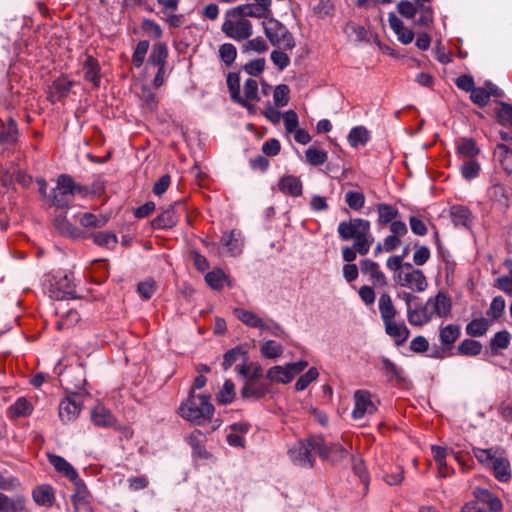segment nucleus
<instances>
[{
	"instance_id": "obj_3",
	"label": "nucleus",
	"mask_w": 512,
	"mask_h": 512,
	"mask_svg": "<svg viewBox=\"0 0 512 512\" xmlns=\"http://www.w3.org/2000/svg\"><path fill=\"white\" fill-rule=\"evenodd\" d=\"M214 411L210 396L193 392L179 407L180 416L197 425L209 421L214 415Z\"/></svg>"
},
{
	"instance_id": "obj_26",
	"label": "nucleus",
	"mask_w": 512,
	"mask_h": 512,
	"mask_svg": "<svg viewBox=\"0 0 512 512\" xmlns=\"http://www.w3.org/2000/svg\"><path fill=\"white\" fill-rule=\"evenodd\" d=\"M226 82L232 101L247 108L248 110H252L253 106L240 95L239 75L237 73H229L227 75Z\"/></svg>"
},
{
	"instance_id": "obj_10",
	"label": "nucleus",
	"mask_w": 512,
	"mask_h": 512,
	"mask_svg": "<svg viewBox=\"0 0 512 512\" xmlns=\"http://www.w3.org/2000/svg\"><path fill=\"white\" fill-rule=\"evenodd\" d=\"M72 177L67 174H61L57 179V185L50 193V201L53 206L61 209H67L73 201Z\"/></svg>"
},
{
	"instance_id": "obj_9",
	"label": "nucleus",
	"mask_w": 512,
	"mask_h": 512,
	"mask_svg": "<svg viewBox=\"0 0 512 512\" xmlns=\"http://www.w3.org/2000/svg\"><path fill=\"white\" fill-rule=\"evenodd\" d=\"M84 396L82 393L69 392L58 406L59 418L63 423L75 421L83 408Z\"/></svg>"
},
{
	"instance_id": "obj_18",
	"label": "nucleus",
	"mask_w": 512,
	"mask_h": 512,
	"mask_svg": "<svg viewBox=\"0 0 512 512\" xmlns=\"http://www.w3.org/2000/svg\"><path fill=\"white\" fill-rule=\"evenodd\" d=\"M74 82L66 76L55 79L49 88L48 99L51 103H56L68 96Z\"/></svg>"
},
{
	"instance_id": "obj_13",
	"label": "nucleus",
	"mask_w": 512,
	"mask_h": 512,
	"mask_svg": "<svg viewBox=\"0 0 512 512\" xmlns=\"http://www.w3.org/2000/svg\"><path fill=\"white\" fill-rule=\"evenodd\" d=\"M185 212V205L176 201L168 206L160 215L152 221L154 229H170L177 225L181 214Z\"/></svg>"
},
{
	"instance_id": "obj_6",
	"label": "nucleus",
	"mask_w": 512,
	"mask_h": 512,
	"mask_svg": "<svg viewBox=\"0 0 512 512\" xmlns=\"http://www.w3.org/2000/svg\"><path fill=\"white\" fill-rule=\"evenodd\" d=\"M264 34L270 44L284 50H292L296 46L294 36L279 20L270 17L262 22Z\"/></svg>"
},
{
	"instance_id": "obj_46",
	"label": "nucleus",
	"mask_w": 512,
	"mask_h": 512,
	"mask_svg": "<svg viewBox=\"0 0 512 512\" xmlns=\"http://www.w3.org/2000/svg\"><path fill=\"white\" fill-rule=\"evenodd\" d=\"M234 11L240 16V18L253 17V18H265L268 15L262 11L255 3L254 4H242L234 8Z\"/></svg>"
},
{
	"instance_id": "obj_36",
	"label": "nucleus",
	"mask_w": 512,
	"mask_h": 512,
	"mask_svg": "<svg viewBox=\"0 0 512 512\" xmlns=\"http://www.w3.org/2000/svg\"><path fill=\"white\" fill-rule=\"evenodd\" d=\"M47 456L49 462L54 466V468L59 473H62L65 477H67L70 480H75L77 478L78 473L72 467V465L68 463L64 458L52 453H47Z\"/></svg>"
},
{
	"instance_id": "obj_63",
	"label": "nucleus",
	"mask_w": 512,
	"mask_h": 512,
	"mask_svg": "<svg viewBox=\"0 0 512 512\" xmlns=\"http://www.w3.org/2000/svg\"><path fill=\"white\" fill-rule=\"evenodd\" d=\"M470 99L479 107H485L490 101V93L484 87H474L470 92Z\"/></svg>"
},
{
	"instance_id": "obj_29",
	"label": "nucleus",
	"mask_w": 512,
	"mask_h": 512,
	"mask_svg": "<svg viewBox=\"0 0 512 512\" xmlns=\"http://www.w3.org/2000/svg\"><path fill=\"white\" fill-rule=\"evenodd\" d=\"M250 429V425L247 423H234L229 427V431L227 433V442L230 446L234 447H244V437Z\"/></svg>"
},
{
	"instance_id": "obj_45",
	"label": "nucleus",
	"mask_w": 512,
	"mask_h": 512,
	"mask_svg": "<svg viewBox=\"0 0 512 512\" xmlns=\"http://www.w3.org/2000/svg\"><path fill=\"white\" fill-rule=\"evenodd\" d=\"M482 351V344L474 339H464L457 347V352L463 356H477Z\"/></svg>"
},
{
	"instance_id": "obj_33",
	"label": "nucleus",
	"mask_w": 512,
	"mask_h": 512,
	"mask_svg": "<svg viewBox=\"0 0 512 512\" xmlns=\"http://www.w3.org/2000/svg\"><path fill=\"white\" fill-rule=\"evenodd\" d=\"M457 155L463 158L475 159L480 153V148L477 146L473 138H461L456 145Z\"/></svg>"
},
{
	"instance_id": "obj_49",
	"label": "nucleus",
	"mask_w": 512,
	"mask_h": 512,
	"mask_svg": "<svg viewBox=\"0 0 512 512\" xmlns=\"http://www.w3.org/2000/svg\"><path fill=\"white\" fill-rule=\"evenodd\" d=\"M352 470L359 477L360 481L364 485V489H368L369 475L367 473L364 460L358 455L351 456Z\"/></svg>"
},
{
	"instance_id": "obj_5",
	"label": "nucleus",
	"mask_w": 512,
	"mask_h": 512,
	"mask_svg": "<svg viewBox=\"0 0 512 512\" xmlns=\"http://www.w3.org/2000/svg\"><path fill=\"white\" fill-rule=\"evenodd\" d=\"M316 452L323 461L335 463L344 457L346 450H288L287 454L294 466L310 469L314 465Z\"/></svg>"
},
{
	"instance_id": "obj_2",
	"label": "nucleus",
	"mask_w": 512,
	"mask_h": 512,
	"mask_svg": "<svg viewBox=\"0 0 512 512\" xmlns=\"http://www.w3.org/2000/svg\"><path fill=\"white\" fill-rule=\"evenodd\" d=\"M378 306L386 334L393 338L397 346L403 345L409 338L410 331L403 321H395L397 310L391 296L388 293H383L379 298Z\"/></svg>"
},
{
	"instance_id": "obj_12",
	"label": "nucleus",
	"mask_w": 512,
	"mask_h": 512,
	"mask_svg": "<svg viewBox=\"0 0 512 512\" xmlns=\"http://www.w3.org/2000/svg\"><path fill=\"white\" fill-rule=\"evenodd\" d=\"M221 30L228 38L238 42L248 40L253 35V25L251 21L246 18L225 20Z\"/></svg>"
},
{
	"instance_id": "obj_61",
	"label": "nucleus",
	"mask_w": 512,
	"mask_h": 512,
	"mask_svg": "<svg viewBox=\"0 0 512 512\" xmlns=\"http://www.w3.org/2000/svg\"><path fill=\"white\" fill-rule=\"evenodd\" d=\"M481 167L477 160L469 159L461 167V174L465 180H472L480 173Z\"/></svg>"
},
{
	"instance_id": "obj_32",
	"label": "nucleus",
	"mask_w": 512,
	"mask_h": 512,
	"mask_svg": "<svg viewBox=\"0 0 512 512\" xmlns=\"http://www.w3.org/2000/svg\"><path fill=\"white\" fill-rule=\"evenodd\" d=\"M234 314L244 325H246L249 328L259 330L261 328H264V319H262L253 311L243 308H235Z\"/></svg>"
},
{
	"instance_id": "obj_23",
	"label": "nucleus",
	"mask_w": 512,
	"mask_h": 512,
	"mask_svg": "<svg viewBox=\"0 0 512 512\" xmlns=\"http://www.w3.org/2000/svg\"><path fill=\"white\" fill-rule=\"evenodd\" d=\"M268 391L269 389L267 384L260 381L246 380L240 393L243 399L258 400L264 397Z\"/></svg>"
},
{
	"instance_id": "obj_25",
	"label": "nucleus",
	"mask_w": 512,
	"mask_h": 512,
	"mask_svg": "<svg viewBox=\"0 0 512 512\" xmlns=\"http://www.w3.org/2000/svg\"><path fill=\"white\" fill-rule=\"evenodd\" d=\"M434 453V460L438 464L439 472L443 477H446L449 473L446 465V457L451 455L460 464L464 463L463 450H432Z\"/></svg>"
},
{
	"instance_id": "obj_11",
	"label": "nucleus",
	"mask_w": 512,
	"mask_h": 512,
	"mask_svg": "<svg viewBox=\"0 0 512 512\" xmlns=\"http://www.w3.org/2000/svg\"><path fill=\"white\" fill-rule=\"evenodd\" d=\"M307 366L308 362L305 360L288 363L283 366H273L267 371L266 377L271 382L287 384L291 382L296 375L300 374Z\"/></svg>"
},
{
	"instance_id": "obj_21",
	"label": "nucleus",
	"mask_w": 512,
	"mask_h": 512,
	"mask_svg": "<svg viewBox=\"0 0 512 512\" xmlns=\"http://www.w3.org/2000/svg\"><path fill=\"white\" fill-rule=\"evenodd\" d=\"M221 244L227 249L229 256L235 257L240 255L243 247L241 232L238 230L225 232L221 237Z\"/></svg>"
},
{
	"instance_id": "obj_4",
	"label": "nucleus",
	"mask_w": 512,
	"mask_h": 512,
	"mask_svg": "<svg viewBox=\"0 0 512 512\" xmlns=\"http://www.w3.org/2000/svg\"><path fill=\"white\" fill-rule=\"evenodd\" d=\"M42 290L54 300L73 298L75 295L73 275L64 271L45 274L42 279Z\"/></svg>"
},
{
	"instance_id": "obj_62",
	"label": "nucleus",
	"mask_w": 512,
	"mask_h": 512,
	"mask_svg": "<svg viewBox=\"0 0 512 512\" xmlns=\"http://www.w3.org/2000/svg\"><path fill=\"white\" fill-rule=\"evenodd\" d=\"M345 202L349 208L358 211L365 204V196L359 191H348L345 194Z\"/></svg>"
},
{
	"instance_id": "obj_58",
	"label": "nucleus",
	"mask_w": 512,
	"mask_h": 512,
	"mask_svg": "<svg viewBox=\"0 0 512 512\" xmlns=\"http://www.w3.org/2000/svg\"><path fill=\"white\" fill-rule=\"evenodd\" d=\"M240 357L246 358V352L240 346H236L228 350L223 357V369L225 371L230 369L232 365L236 363Z\"/></svg>"
},
{
	"instance_id": "obj_43",
	"label": "nucleus",
	"mask_w": 512,
	"mask_h": 512,
	"mask_svg": "<svg viewBox=\"0 0 512 512\" xmlns=\"http://www.w3.org/2000/svg\"><path fill=\"white\" fill-rule=\"evenodd\" d=\"M205 281L214 290H221L227 282V276L220 268H216L205 275Z\"/></svg>"
},
{
	"instance_id": "obj_20",
	"label": "nucleus",
	"mask_w": 512,
	"mask_h": 512,
	"mask_svg": "<svg viewBox=\"0 0 512 512\" xmlns=\"http://www.w3.org/2000/svg\"><path fill=\"white\" fill-rule=\"evenodd\" d=\"M434 317L428 302L424 305L414 306L413 309L407 311V320L410 325L415 327H422L429 323Z\"/></svg>"
},
{
	"instance_id": "obj_59",
	"label": "nucleus",
	"mask_w": 512,
	"mask_h": 512,
	"mask_svg": "<svg viewBox=\"0 0 512 512\" xmlns=\"http://www.w3.org/2000/svg\"><path fill=\"white\" fill-rule=\"evenodd\" d=\"M235 398V386L231 380H226L217 394V401L221 404H229Z\"/></svg>"
},
{
	"instance_id": "obj_60",
	"label": "nucleus",
	"mask_w": 512,
	"mask_h": 512,
	"mask_svg": "<svg viewBox=\"0 0 512 512\" xmlns=\"http://www.w3.org/2000/svg\"><path fill=\"white\" fill-rule=\"evenodd\" d=\"M319 376L317 368L311 367L306 373L302 374L295 383L297 391L305 390Z\"/></svg>"
},
{
	"instance_id": "obj_17",
	"label": "nucleus",
	"mask_w": 512,
	"mask_h": 512,
	"mask_svg": "<svg viewBox=\"0 0 512 512\" xmlns=\"http://www.w3.org/2000/svg\"><path fill=\"white\" fill-rule=\"evenodd\" d=\"M90 419L97 427L112 428L116 427V419L109 409L104 405L97 403L90 410Z\"/></svg>"
},
{
	"instance_id": "obj_41",
	"label": "nucleus",
	"mask_w": 512,
	"mask_h": 512,
	"mask_svg": "<svg viewBox=\"0 0 512 512\" xmlns=\"http://www.w3.org/2000/svg\"><path fill=\"white\" fill-rule=\"evenodd\" d=\"M55 228L64 236H68L74 239L82 236V231L72 225L65 216H59L54 219Z\"/></svg>"
},
{
	"instance_id": "obj_7",
	"label": "nucleus",
	"mask_w": 512,
	"mask_h": 512,
	"mask_svg": "<svg viewBox=\"0 0 512 512\" xmlns=\"http://www.w3.org/2000/svg\"><path fill=\"white\" fill-rule=\"evenodd\" d=\"M473 496L475 500L466 503L460 512H502V501L488 489L476 487Z\"/></svg>"
},
{
	"instance_id": "obj_28",
	"label": "nucleus",
	"mask_w": 512,
	"mask_h": 512,
	"mask_svg": "<svg viewBox=\"0 0 512 512\" xmlns=\"http://www.w3.org/2000/svg\"><path fill=\"white\" fill-rule=\"evenodd\" d=\"M84 79L92 83L93 87L98 88L100 86V65L96 58L93 56H87L84 65Z\"/></svg>"
},
{
	"instance_id": "obj_50",
	"label": "nucleus",
	"mask_w": 512,
	"mask_h": 512,
	"mask_svg": "<svg viewBox=\"0 0 512 512\" xmlns=\"http://www.w3.org/2000/svg\"><path fill=\"white\" fill-rule=\"evenodd\" d=\"M72 481L75 484V493L72 495V502L73 505L77 508L80 504L87 503L89 491L85 483L81 479H79L78 475L77 478Z\"/></svg>"
},
{
	"instance_id": "obj_38",
	"label": "nucleus",
	"mask_w": 512,
	"mask_h": 512,
	"mask_svg": "<svg viewBox=\"0 0 512 512\" xmlns=\"http://www.w3.org/2000/svg\"><path fill=\"white\" fill-rule=\"evenodd\" d=\"M168 58V49L162 42L155 43L148 57V64L154 67H165Z\"/></svg>"
},
{
	"instance_id": "obj_15",
	"label": "nucleus",
	"mask_w": 512,
	"mask_h": 512,
	"mask_svg": "<svg viewBox=\"0 0 512 512\" xmlns=\"http://www.w3.org/2000/svg\"><path fill=\"white\" fill-rule=\"evenodd\" d=\"M379 362V369L389 384L396 386L404 382V371L401 367L385 356L380 357Z\"/></svg>"
},
{
	"instance_id": "obj_51",
	"label": "nucleus",
	"mask_w": 512,
	"mask_h": 512,
	"mask_svg": "<svg viewBox=\"0 0 512 512\" xmlns=\"http://www.w3.org/2000/svg\"><path fill=\"white\" fill-rule=\"evenodd\" d=\"M495 155L498 157L503 168L512 172V150L505 144H498L495 148Z\"/></svg>"
},
{
	"instance_id": "obj_52",
	"label": "nucleus",
	"mask_w": 512,
	"mask_h": 512,
	"mask_svg": "<svg viewBox=\"0 0 512 512\" xmlns=\"http://www.w3.org/2000/svg\"><path fill=\"white\" fill-rule=\"evenodd\" d=\"M307 162L312 166H320L327 161V152L316 147H309L305 151Z\"/></svg>"
},
{
	"instance_id": "obj_24",
	"label": "nucleus",
	"mask_w": 512,
	"mask_h": 512,
	"mask_svg": "<svg viewBox=\"0 0 512 512\" xmlns=\"http://www.w3.org/2000/svg\"><path fill=\"white\" fill-rule=\"evenodd\" d=\"M460 335V326L457 324L441 326L439 329V340L443 350H451Z\"/></svg>"
},
{
	"instance_id": "obj_54",
	"label": "nucleus",
	"mask_w": 512,
	"mask_h": 512,
	"mask_svg": "<svg viewBox=\"0 0 512 512\" xmlns=\"http://www.w3.org/2000/svg\"><path fill=\"white\" fill-rule=\"evenodd\" d=\"M237 50L231 43H224L219 47V58L227 66L230 67L236 60Z\"/></svg>"
},
{
	"instance_id": "obj_22",
	"label": "nucleus",
	"mask_w": 512,
	"mask_h": 512,
	"mask_svg": "<svg viewBox=\"0 0 512 512\" xmlns=\"http://www.w3.org/2000/svg\"><path fill=\"white\" fill-rule=\"evenodd\" d=\"M279 190L292 197H299L303 193L302 181L294 175H285L278 181Z\"/></svg>"
},
{
	"instance_id": "obj_16",
	"label": "nucleus",
	"mask_w": 512,
	"mask_h": 512,
	"mask_svg": "<svg viewBox=\"0 0 512 512\" xmlns=\"http://www.w3.org/2000/svg\"><path fill=\"white\" fill-rule=\"evenodd\" d=\"M428 306L434 316L439 318H447L451 314L452 301L444 292H438L434 297L427 299Z\"/></svg>"
},
{
	"instance_id": "obj_44",
	"label": "nucleus",
	"mask_w": 512,
	"mask_h": 512,
	"mask_svg": "<svg viewBox=\"0 0 512 512\" xmlns=\"http://www.w3.org/2000/svg\"><path fill=\"white\" fill-rule=\"evenodd\" d=\"M511 342V334L507 330H502L491 338L490 349L493 354H498L501 349H506Z\"/></svg>"
},
{
	"instance_id": "obj_55",
	"label": "nucleus",
	"mask_w": 512,
	"mask_h": 512,
	"mask_svg": "<svg viewBox=\"0 0 512 512\" xmlns=\"http://www.w3.org/2000/svg\"><path fill=\"white\" fill-rule=\"evenodd\" d=\"M96 245L101 247H114L117 244V236L110 231H100L91 235Z\"/></svg>"
},
{
	"instance_id": "obj_27",
	"label": "nucleus",
	"mask_w": 512,
	"mask_h": 512,
	"mask_svg": "<svg viewBox=\"0 0 512 512\" xmlns=\"http://www.w3.org/2000/svg\"><path fill=\"white\" fill-rule=\"evenodd\" d=\"M32 497L36 504L44 507H51L55 501V492L52 486L42 484L33 489Z\"/></svg>"
},
{
	"instance_id": "obj_40",
	"label": "nucleus",
	"mask_w": 512,
	"mask_h": 512,
	"mask_svg": "<svg viewBox=\"0 0 512 512\" xmlns=\"http://www.w3.org/2000/svg\"><path fill=\"white\" fill-rule=\"evenodd\" d=\"M347 140L351 147L358 148L359 146H364L369 142L370 133L367 128L362 125L355 126L350 130Z\"/></svg>"
},
{
	"instance_id": "obj_14",
	"label": "nucleus",
	"mask_w": 512,
	"mask_h": 512,
	"mask_svg": "<svg viewBox=\"0 0 512 512\" xmlns=\"http://www.w3.org/2000/svg\"><path fill=\"white\" fill-rule=\"evenodd\" d=\"M354 409L352 417L354 419H362L366 414H373L376 406L372 402L371 393L367 390H357L354 393Z\"/></svg>"
},
{
	"instance_id": "obj_19",
	"label": "nucleus",
	"mask_w": 512,
	"mask_h": 512,
	"mask_svg": "<svg viewBox=\"0 0 512 512\" xmlns=\"http://www.w3.org/2000/svg\"><path fill=\"white\" fill-rule=\"evenodd\" d=\"M360 270L364 275H368L371 282L375 286L384 287L387 285V279L384 273L380 270L378 263L371 259H363L359 263Z\"/></svg>"
},
{
	"instance_id": "obj_34",
	"label": "nucleus",
	"mask_w": 512,
	"mask_h": 512,
	"mask_svg": "<svg viewBox=\"0 0 512 512\" xmlns=\"http://www.w3.org/2000/svg\"><path fill=\"white\" fill-rule=\"evenodd\" d=\"M492 322L485 317L472 319L465 327V332L470 337H482L489 330Z\"/></svg>"
},
{
	"instance_id": "obj_48",
	"label": "nucleus",
	"mask_w": 512,
	"mask_h": 512,
	"mask_svg": "<svg viewBox=\"0 0 512 512\" xmlns=\"http://www.w3.org/2000/svg\"><path fill=\"white\" fill-rule=\"evenodd\" d=\"M284 348L274 340H266L261 344L260 352L268 359H276L282 356Z\"/></svg>"
},
{
	"instance_id": "obj_64",
	"label": "nucleus",
	"mask_w": 512,
	"mask_h": 512,
	"mask_svg": "<svg viewBox=\"0 0 512 512\" xmlns=\"http://www.w3.org/2000/svg\"><path fill=\"white\" fill-rule=\"evenodd\" d=\"M289 92H290V89L285 84H280V85L276 86V88L274 89V93H273L274 104L277 107L286 106L289 102Z\"/></svg>"
},
{
	"instance_id": "obj_42",
	"label": "nucleus",
	"mask_w": 512,
	"mask_h": 512,
	"mask_svg": "<svg viewBox=\"0 0 512 512\" xmlns=\"http://www.w3.org/2000/svg\"><path fill=\"white\" fill-rule=\"evenodd\" d=\"M108 222V217L102 214L84 213L79 218L81 226L86 228H101Z\"/></svg>"
},
{
	"instance_id": "obj_47",
	"label": "nucleus",
	"mask_w": 512,
	"mask_h": 512,
	"mask_svg": "<svg viewBox=\"0 0 512 512\" xmlns=\"http://www.w3.org/2000/svg\"><path fill=\"white\" fill-rule=\"evenodd\" d=\"M506 307L505 299L502 296H495L486 311L488 319L493 322L498 320L504 313Z\"/></svg>"
},
{
	"instance_id": "obj_8",
	"label": "nucleus",
	"mask_w": 512,
	"mask_h": 512,
	"mask_svg": "<svg viewBox=\"0 0 512 512\" xmlns=\"http://www.w3.org/2000/svg\"><path fill=\"white\" fill-rule=\"evenodd\" d=\"M398 285L410 289L413 292H424L428 287L427 278L423 271L411 263H405L404 269L394 275Z\"/></svg>"
},
{
	"instance_id": "obj_56",
	"label": "nucleus",
	"mask_w": 512,
	"mask_h": 512,
	"mask_svg": "<svg viewBox=\"0 0 512 512\" xmlns=\"http://www.w3.org/2000/svg\"><path fill=\"white\" fill-rule=\"evenodd\" d=\"M417 13L419 14V17L415 21V25L428 28L433 24L434 17L431 6L420 5L417 10Z\"/></svg>"
},
{
	"instance_id": "obj_37",
	"label": "nucleus",
	"mask_w": 512,
	"mask_h": 512,
	"mask_svg": "<svg viewBox=\"0 0 512 512\" xmlns=\"http://www.w3.org/2000/svg\"><path fill=\"white\" fill-rule=\"evenodd\" d=\"M33 412L32 403L25 397H19L9 408L8 415L11 418L30 416Z\"/></svg>"
},
{
	"instance_id": "obj_53",
	"label": "nucleus",
	"mask_w": 512,
	"mask_h": 512,
	"mask_svg": "<svg viewBox=\"0 0 512 512\" xmlns=\"http://www.w3.org/2000/svg\"><path fill=\"white\" fill-rule=\"evenodd\" d=\"M236 369L237 372L246 380L258 381V379L262 376V368L258 364L246 365L243 363L242 365L237 366Z\"/></svg>"
},
{
	"instance_id": "obj_57",
	"label": "nucleus",
	"mask_w": 512,
	"mask_h": 512,
	"mask_svg": "<svg viewBox=\"0 0 512 512\" xmlns=\"http://www.w3.org/2000/svg\"><path fill=\"white\" fill-rule=\"evenodd\" d=\"M149 45V41L147 40H141L137 43L132 55V63L135 67L140 68L143 65Z\"/></svg>"
},
{
	"instance_id": "obj_1",
	"label": "nucleus",
	"mask_w": 512,
	"mask_h": 512,
	"mask_svg": "<svg viewBox=\"0 0 512 512\" xmlns=\"http://www.w3.org/2000/svg\"><path fill=\"white\" fill-rule=\"evenodd\" d=\"M370 222L363 218H354L350 221H342L338 225V234L343 241L354 239L360 255L368 254L374 237L371 234Z\"/></svg>"
},
{
	"instance_id": "obj_31",
	"label": "nucleus",
	"mask_w": 512,
	"mask_h": 512,
	"mask_svg": "<svg viewBox=\"0 0 512 512\" xmlns=\"http://www.w3.org/2000/svg\"><path fill=\"white\" fill-rule=\"evenodd\" d=\"M450 216L455 226L468 228L472 223V213L463 205H453L450 208Z\"/></svg>"
},
{
	"instance_id": "obj_35",
	"label": "nucleus",
	"mask_w": 512,
	"mask_h": 512,
	"mask_svg": "<svg viewBox=\"0 0 512 512\" xmlns=\"http://www.w3.org/2000/svg\"><path fill=\"white\" fill-rule=\"evenodd\" d=\"M490 469L493 470L496 479L501 482H506L511 477L510 462L506 457H503L501 455L496 456V458L493 460V464L491 465Z\"/></svg>"
},
{
	"instance_id": "obj_39",
	"label": "nucleus",
	"mask_w": 512,
	"mask_h": 512,
	"mask_svg": "<svg viewBox=\"0 0 512 512\" xmlns=\"http://www.w3.org/2000/svg\"><path fill=\"white\" fill-rule=\"evenodd\" d=\"M25 509V499L22 496L11 498L0 493V512H21Z\"/></svg>"
},
{
	"instance_id": "obj_30",
	"label": "nucleus",
	"mask_w": 512,
	"mask_h": 512,
	"mask_svg": "<svg viewBox=\"0 0 512 512\" xmlns=\"http://www.w3.org/2000/svg\"><path fill=\"white\" fill-rule=\"evenodd\" d=\"M375 208L378 213L377 223L379 226L390 225L399 217L398 209L391 204L379 203Z\"/></svg>"
}]
</instances>
